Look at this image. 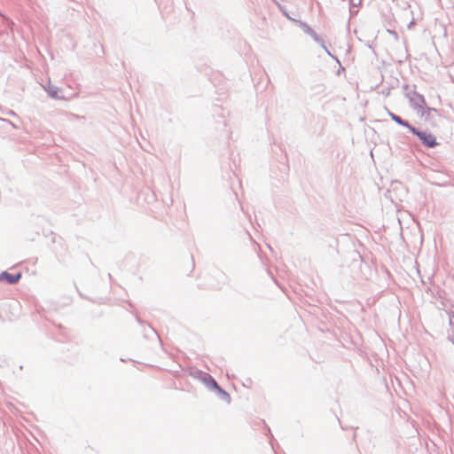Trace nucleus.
Instances as JSON below:
<instances>
[{"label":"nucleus","instance_id":"1","mask_svg":"<svg viewBox=\"0 0 454 454\" xmlns=\"http://www.w3.org/2000/svg\"><path fill=\"white\" fill-rule=\"evenodd\" d=\"M409 129L421 140L425 146L432 148L439 145L435 136H434L432 133L419 131L414 127H409Z\"/></svg>","mask_w":454,"mask_h":454},{"label":"nucleus","instance_id":"2","mask_svg":"<svg viewBox=\"0 0 454 454\" xmlns=\"http://www.w3.org/2000/svg\"><path fill=\"white\" fill-rule=\"evenodd\" d=\"M21 278V274L18 273L16 275H12L6 271H4L0 274V281L5 280L9 284H15L17 283Z\"/></svg>","mask_w":454,"mask_h":454},{"label":"nucleus","instance_id":"3","mask_svg":"<svg viewBox=\"0 0 454 454\" xmlns=\"http://www.w3.org/2000/svg\"><path fill=\"white\" fill-rule=\"evenodd\" d=\"M390 116H391V119L393 121H395V122H397L398 124L405 126L408 129H409V127H411L406 121H403L399 116H397L392 113L390 114Z\"/></svg>","mask_w":454,"mask_h":454},{"label":"nucleus","instance_id":"4","mask_svg":"<svg viewBox=\"0 0 454 454\" xmlns=\"http://www.w3.org/2000/svg\"><path fill=\"white\" fill-rule=\"evenodd\" d=\"M301 28L306 32L307 34L310 35L313 37H317V34L314 32V30L309 27L307 24L301 23Z\"/></svg>","mask_w":454,"mask_h":454},{"label":"nucleus","instance_id":"5","mask_svg":"<svg viewBox=\"0 0 454 454\" xmlns=\"http://www.w3.org/2000/svg\"><path fill=\"white\" fill-rule=\"evenodd\" d=\"M213 387L217 389H220V387H218L217 383L215 380H213Z\"/></svg>","mask_w":454,"mask_h":454}]
</instances>
